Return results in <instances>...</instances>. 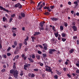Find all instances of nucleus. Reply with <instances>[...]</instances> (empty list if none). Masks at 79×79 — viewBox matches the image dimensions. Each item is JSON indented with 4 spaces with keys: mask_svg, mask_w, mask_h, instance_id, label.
I'll return each instance as SVG.
<instances>
[{
    "mask_svg": "<svg viewBox=\"0 0 79 79\" xmlns=\"http://www.w3.org/2000/svg\"><path fill=\"white\" fill-rule=\"evenodd\" d=\"M3 57L4 58H6L7 57L6 56V55H3Z\"/></svg>",
    "mask_w": 79,
    "mask_h": 79,
    "instance_id": "52",
    "label": "nucleus"
},
{
    "mask_svg": "<svg viewBox=\"0 0 79 79\" xmlns=\"http://www.w3.org/2000/svg\"><path fill=\"white\" fill-rule=\"evenodd\" d=\"M35 34H36V35H39V34H40V33L39 32H35Z\"/></svg>",
    "mask_w": 79,
    "mask_h": 79,
    "instance_id": "29",
    "label": "nucleus"
},
{
    "mask_svg": "<svg viewBox=\"0 0 79 79\" xmlns=\"http://www.w3.org/2000/svg\"><path fill=\"white\" fill-rule=\"evenodd\" d=\"M10 74H13L14 77L17 78L19 72L17 70V69H13L10 71Z\"/></svg>",
    "mask_w": 79,
    "mask_h": 79,
    "instance_id": "1",
    "label": "nucleus"
},
{
    "mask_svg": "<svg viewBox=\"0 0 79 79\" xmlns=\"http://www.w3.org/2000/svg\"><path fill=\"white\" fill-rule=\"evenodd\" d=\"M39 47H40V48H43V47L42 46V45H40V44H39V45H38Z\"/></svg>",
    "mask_w": 79,
    "mask_h": 79,
    "instance_id": "51",
    "label": "nucleus"
},
{
    "mask_svg": "<svg viewBox=\"0 0 79 79\" xmlns=\"http://www.w3.org/2000/svg\"><path fill=\"white\" fill-rule=\"evenodd\" d=\"M43 49L45 50H47V46H44V48Z\"/></svg>",
    "mask_w": 79,
    "mask_h": 79,
    "instance_id": "37",
    "label": "nucleus"
},
{
    "mask_svg": "<svg viewBox=\"0 0 79 79\" xmlns=\"http://www.w3.org/2000/svg\"><path fill=\"white\" fill-rule=\"evenodd\" d=\"M6 19V18H5V17H3L2 18V21L3 22H5V21Z\"/></svg>",
    "mask_w": 79,
    "mask_h": 79,
    "instance_id": "26",
    "label": "nucleus"
},
{
    "mask_svg": "<svg viewBox=\"0 0 79 79\" xmlns=\"http://www.w3.org/2000/svg\"><path fill=\"white\" fill-rule=\"evenodd\" d=\"M43 7V5L41 4L40 5V7L39 8H37L36 10H41V9Z\"/></svg>",
    "mask_w": 79,
    "mask_h": 79,
    "instance_id": "12",
    "label": "nucleus"
},
{
    "mask_svg": "<svg viewBox=\"0 0 79 79\" xmlns=\"http://www.w3.org/2000/svg\"><path fill=\"white\" fill-rule=\"evenodd\" d=\"M44 9V10H46V9H47V11H48L49 12H51V11H52V10L51 9H50V8L49 7V6H45L43 7Z\"/></svg>",
    "mask_w": 79,
    "mask_h": 79,
    "instance_id": "5",
    "label": "nucleus"
},
{
    "mask_svg": "<svg viewBox=\"0 0 79 79\" xmlns=\"http://www.w3.org/2000/svg\"><path fill=\"white\" fill-rule=\"evenodd\" d=\"M28 40H29V37L27 36L26 39H25L24 41L27 42Z\"/></svg>",
    "mask_w": 79,
    "mask_h": 79,
    "instance_id": "36",
    "label": "nucleus"
},
{
    "mask_svg": "<svg viewBox=\"0 0 79 79\" xmlns=\"http://www.w3.org/2000/svg\"><path fill=\"white\" fill-rule=\"evenodd\" d=\"M72 75L74 76V77H77L78 76H79V75H78V74L77 73H72Z\"/></svg>",
    "mask_w": 79,
    "mask_h": 79,
    "instance_id": "9",
    "label": "nucleus"
},
{
    "mask_svg": "<svg viewBox=\"0 0 79 79\" xmlns=\"http://www.w3.org/2000/svg\"><path fill=\"white\" fill-rule=\"evenodd\" d=\"M65 64H66V65H68V61H66L64 63Z\"/></svg>",
    "mask_w": 79,
    "mask_h": 79,
    "instance_id": "58",
    "label": "nucleus"
},
{
    "mask_svg": "<svg viewBox=\"0 0 79 79\" xmlns=\"http://www.w3.org/2000/svg\"><path fill=\"white\" fill-rule=\"evenodd\" d=\"M19 19H22V17L21 16L19 15Z\"/></svg>",
    "mask_w": 79,
    "mask_h": 79,
    "instance_id": "60",
    "label": "nucleus"
},
{
    "mask_svg": "<svg viewBox=\"0 0 79 79\" xmlns=\"http://www.w3.org/2000/svg\"><path fill=\"white\" fill-rule=\"evenodd\" d=\"M30 66L31 64H25L24 65V69H25V70H27V68H26L30 67Z\"/></svg>",
    "mask_w": 79,
    "mask_h": 79,
    "instance_id": "4",
    "label": "nucleus"
},
{
    "mask_svg": "<svg viewBox=\"0 0 79 79\" xmlns=\"http://www.w3.org/2000/svg\"><path fill=\"white\" fill-rule=\"evenodd\" d=\"M76 66L78 68H79V60L77 62L76 64Z\"/></svg>",
    "mask_w": 79,
    "mask_h": 79,
    "instance_id": "17",
    "label": "nucleus"
},
{
    "mask_svg": "<svg viewBox=\"0 0 79 79\" xmlns=\"http://www.w3.org/2000/svg\"><path fill=\"white\" fill-rule=\"evenodd\" d=\"M77 69L76 70V73H77L78 75H79V69Z\"/></svg>",
    "mask_w": 79,
    "mask_h": 79,
    "instance_id": "22",
    "label": "nucleus"
},
{
    "mask_svg": "<svg viewBox=\"0 0 79 79\" xmlns=\"http://www.w3.org/2000/svg\"><path fill=\"white\" fill-rule=\"evenodd\" d=\"M11 47H9L7 49V52H9V51L11 50Z\"/></svg>",
    "mask_w": 79,
    "mask_h": 79,
    "instance_id": "43",
    "label": "nucleus"
},
{
    "mask_svg": "<svg viewBox=\"0 0 79 79\" xmlns=\"http://www.w3.org/2000/svg\"><path fill=\"white\" fill-rule=\"evenodd\" d=\"M73 3H74V4H75V5L77 6H78V2H77V1L74 2H73Z\"/></svg>",
    "mask_w": 79,
    "mask_h": 79,
    "instance_id": "20",
    "label": "nucleus"
},
{
    "mask_svg": "<svg viewBox=\"0 0 79 79\" xmlns=\"http://www.w3.org/2000/svg\"><path fill=\"white\" fill-rule=\"evenodd\" d=\"M60 30H62V31L63 30V29H64V28L63 27V26H60Z\"/></svg>",
    "mask_w": 79,
    "mask_h": 79,
    "instance_id": "35",
    "label": "nucleus"
},
{
    "mask_svg": "<svg viewBox=\"0 0 79 79\" xmlns=\"http://www.w3.org/2000/svg\"><path fill=\"white\" fill-rule=\"evenodd\" d=\"M33 71H35V72H38V71H39V69H33Z\"/></svg>",
    "mask_w": 79,
    "mask_h": 79,
    "instance_id": "31",
    "label": "nucleus"
},
{
    "mask_svg": "<svg viewBox=\"0 0 79 79\" xmlns=\"http://www.w3.org/2000/svg\"><path fill=\"white\" fill-rule=\"evenodd\" d=\"M54 35L56 37H58V32H57L56 33H54Z\"/></svg>",
    "mask_w": 79,
    "mask_h": 79,
    "instance_id": "21",
    "label": "nucleus"
},
{
    "mask_svg": "<svg viewBox=\"0 0 79 79\" xmlns=\"http://www.w3.org/2000/svg\"><path fill=\"white\" fill-rule=\"evenodd\" d=\"M28 60H29V61H30L31 63H34V60H32V59L28 58Z\"/></svg>",
    "mask_w": 79,
    "mask_h": 79,
    "instance_id": "15",
    "label": "nucleus"
},
{
    "mask_svg": "<svg viewBox=\"0 0 79 79\" xmlns=\"http://www.w3.org/2000/svg\"><path fill=\"white\" fill-rule=\"evenodd\" d=\"M61 35L63 37H65V36H66V34L63 33L61 34Z\"/></svg>",
    "mask_w": 79,
    "mask_h": 79,
    "instance_id": "19",
    "label": "nucleus"
},
{
    "mask_svg": "<svg viewBox=\"0 0 79 79\" xmlns=\"http://www.w3.org/2000/svg\"><path fill=\"white\" fill-rule=\"evenodd\" d=\"M74 49H71L70 50H69V52L70 53H73V52H74Z\"/></svg>",
    "mask_w": 79,
    "mask_h": 79,
    "instance_id": "16",
    "label": "nucleus"
},
{
    "mask_svg": "<svg viewBox=\"0 0 79 79\" xmlns=\"http://www.w3.org/2000/svg\"><path fill=\"white\" fill-rule=\"evenodd\" d=\"M5 71H6V69H3L1 70L2 73H4V72H5Z\"/></svg>",
    "mask_w": 79,
    "mask_h": 79,
    "instance_id": "27",
    "label": "nucleus"
},
{
    "mask_svg": "<svg viewBox=\"0 0 79 79\" xmlns=\"http://www.w3.org/2000/svg\"><path fill=\"white\" fill-rule=\"evenodd\" d=\"M20 15L22 18H25V17L26 16L25 14L23 12L21 13Z\"/></svg>",
    "mask_w": 79,
    "mask_h": 79,
    "instance_id": "10",
    "label": "nucleus"
},
{
    "mask_svg": "<svg viewBox=\"0 0 79 79\" xmlns=\"http://www.w3.org/2000/svg\"><path fill=\"white\" fill-rule=\"evenodd\" d=\"M35 75L34 73H32L31 76V78H34V77H35Z\"/></svg>",
    "mask_w": 79,
    "mask_h": 79,
    "instance_id": "18",
    "label": "nucleus"
},
{
    "mask_svg": "<svg viewBox=\"0 0 79 79\" xmlns=\"http://www.w3.org/2000/svg\"><path fill=\"white\" fill-rule=\"evenodd\" d=\"M40 30H42L43 31H44V28L43 27H41L40 28Z\"/></svg>",
    "mask_w": 79,
    "mask_h": 79,
    "instance_id": "46",
    "label": "nucleus"
},
{
    "mask_svg": "<svg viewBox=\"0 0 79 79\" xmlns=\"http://www.w3.org/2000/svg\"><path fill=\"white\" fill-rule=\"evenodd\" d=\"M15 16H16V15L15 14H13L11 15V17H12V18H14Z\"/></svg>",
    "mask_w": 79,
    "mask_h": 79,
    "instance_id": "42",
    "label": "nucleus"
},
{
    "mask_svg": "<svg viewBox=\"0 0 79 79\" xmlns=\"http://www.w3.org/2000/svg\"><path fill=\"white\" fill-rule=\"evenodd\" d=\"M77 45H79V40H77Z\"/></svg>",
    "mask_w": 79,
    "mask_h": 79,
    "instance_id": "64",
    "label": "nucleus"
},
{
    "mask_svg": "<svg viewBox=\"0 0 79 79\" xmlns=\"http://www.w3.org/2000/svg\"><path fill=\"white\" fill-rule=\"evenodd\" d=\"M51 19H52V21H58L59 19L58 18H55L54 17H53L51 18Z\"/></svg>",
    "mask_w": 79,
    "mask_h": 79,
    "instance_id": "8",
    "label": "nucleus"
},
{
    "mask_svg": "<svg viewBox=\"0 0 79 79\" xmlns=\"http://www.w3.org/2000/svg\"><path fill=\"white\" fill-rule=\"evenodd\" d=\"M0 8H1L0 10H3L4 11H6V12H7V13H9L10 12V11H9L8 10H6L5 8L3 7L0 6Z\"/></svg>",
    "mask_w": 79,
    "mask_h": 79,
    "instance_id": "6",
    "label": "nucleus"
},
{
    "mask_svg": "<svg viewBox=\"0 0 79 79\" xmlns=\"http://www.w3.org/2000/svg\"><path fill=\"white\" fill-rule=\"evenodd\" d=\"M7 56H10V55H11V53H7Z\"/></svg>",
    "mask_w": 79,
    "mask_h": 79,
    "instance_id": "47",
    "label": "nucleus"
},
{
    "mask_svg": "<svg viewBox=\"0 0 79 79\" xmlns=\"http://www.w3.org/2000/svg\"><path fill=\"white\" fill-rule=\"evenodd\" d=\"M76 22H72V25H73V26H76Z\"/></svg>",
    "mask_w": 79,
    "mask_h": 79,
    "instance_id": "45",
    "label": "nucleus"
},
{
    "mask_svg": "<svg viewBox=\"0 0 79 79\" xmlns=\"http://www.w3.org/2000/svg\"><path fill=\"white\" fill-rule=\"evenodd\" d=\"M19 57V55H17L15 56V59H18Z\"/></svg>",
    "mask_w": 79,
    "mask_h": 79,
    "instance_id": "28",
    "label": "nucleus"
},
{
    "mask_svg": "<svg viewBox=\"0 0 79 79\" xmlns=\"http://www.w3.org/2000/svg\"><path fill=\"white\" fill-rule=\"evenodd\" d=\"M43 56L44 58H45L47 56V54H43Z\"/></svg>",
    "mask_w": 79,
    "mask_h": 79,
    "instance_id": "39",
    "label": "nucleus"
},
{
    "mask_svg": "<svg viewBox=\"0 0 79 79\" xmlns=\"http://www.w3.org/2000/svg\"><path fill=\"white\" fill-rule=\"evenodd\" d=\"M71 13H72V15H74V11L73 10H72L71 11Z\"/></svg>",
    "mask_w": 79,
    "mask_h": 79,
    "instance_id": "57",
    "label": "nucleus"
},
{
    "mask_svg": "<svg viewBox=\"0 0 79 79\" xmlns=\"http://www.w3.org/2000/svg\"><path fill=\"white\" fill-rule=\"evenodd\" d=\"M67 76L68 77H71V75L70 74H69V73H68L67 74Z\"/></svg>",
    "mask_w": 79,
    "mask_h": 79,
    "instance_id": "40",
    "label": "nucleus"
},
{
    "mask_svg": "<svg viewBox=\"0 0 79 79\" xmlns=\"http://www.w3.org/2000/svg\"><path fill=\"white\" fill-rule=\"evenodd\" d=\"M64 26L65 27H67L68 26V23H64Z\"/></svg>",
    "mask_w": 79,
    "mask_h": 79,
    "instance_id": "55",
    "label": "nucleus"
},
{
    "mask_svg": "<svg viewBox=\"0 0 79 79\" xmlns=\"http://www.w3.org/2000/svg\"><path fill=\"white\" fill-rule=\"evenodd\" d=\"M40 27H42L43 26H44V24H43V23L42 22H40Z\"/></svg>",
    "mask_w": 79,
    "mask_h": 79,
    "instance_id": "33",
    "label": "nucleus"
},
{
    "mask_svg": "<svg viewBox=\"0 0 79 79\" xmlns=\"http://www.w3.org/2000/svg\"><path fill=\"white\" fill-rule=\"evenodd\" d=\"M16 63H14V65H13V68L14 69H16Z\"/></svg>",
    "mask_w": 79,
    "mask_h": 79,
    "instance_id": "30",
    "label": "nucleus"
},
{
    "mask_svg": "<svg viewBox=\"0 0 79 79\" xmlns=\"http://www.w3.org/2000/svg\"><path fill=\"white\" fill-rule=\"evenodd\" d=\"M58 75L56 74L55 75V76L54 77L55 78V79H57L58 78Z\"/></svg>",
    "mask_w": 79,
    "mask_h": 79,
    "instance_id": "23",
    "label": "nucleus"
},
{
    "mask_svg": "<svg viewBox=\"0 0 79 79\" xmlns=\"http://www.w3.org/2000/svg\"><path fill=\"white\" fill-rule=\"evenodd\" d=\"M50 13L49 12H45L44 14L45 15H47V16H48L50 15Z\"/></svg>",
    "mask_w": 79,
    "mask_h": 79,
    "instance_id": "14",
    "label": "nucleus"
},
{
    "mask_svg": "<svg viewBox=\"0 0 79 79\" xmlns=\"http://www.w3.org/2000/svg\"><path fill=\"white\" fill-rule=\"evenodd\" d=\"M62 40L63 42H65L66 40V39L65 38H62Z\"/></svg>",
    "mask_w": 79,
    "mask_h": 79,
    "instance_id": "49",
    "label": "nucleus"
},
{
    "mask_svg": "<svg viewBox=\"0 0 79 79\" xmlns=\"http://www.w3.org/2000/svg\"><path fill=\"white\" fill-rule=\"evenodd\" d=\"M31 57L32 58H35V55L34 54H32L31 55Z\"/></svg>",
    "mask_w": 79,
    "mask_h": 79,
    "instance_id": "50",
    "label": "nucleus"
},
{
    "mask_svg": "<svg viewBox=\"0 0 79 79\" xmlns=\"http://www.w3.org/2000/svg\"><path fill=\"white\" fill-rule=\"evenodd\" d=\"M72 28L73 29L74 31H77V27L75 26H74Z\"/></svg>",
    "mask_w": 79,
    "mask_h": 79,
    "instance_id": "11",
    "label": "nucleus"
},
{
    "mask_svg": "<svg viewBox=\"0 0 79 79\" xmlns=\"http://www.w3.org/2000/svg\"><path fill=\"white\" fill-rule=\"evenodd\" d=\"M31 74H31V73H29L28 74V77H31Z\"/></svg>",
    "mask_w": 79,
    "mask_h": 79,
    "instance_id": "53",
    "label": "nucleus"
},
{
    "mask_svg": "<svg viewBox=\"0 0 79 79\" xmlns=\"http://www.w3.org/2000/svg\"><path fill=\"white\" fill-rule=\"evenodd\" d=\"M56 51V50L54 49H51L49 50V54H52L53 52H55Z\"/></svg>",
    "mask_w": 79,
    "mask_h": 79,
    "instance_id": "7",
    "label": "nucleus"
},
{
    "mask_svg": "<svg viewBox=\"0 0 79 79\" xmlns=\"http://www.w3.org/2000/svg\"><path fill=\"white\" fill-rule=\"evenodd\" d=\"M31 38L32 39H33V40H35V38L34 36L31 37Z\"/></svg>",
    "mask_w": 79,
    "mask_h": 79,
    "instance_id": "63",
    "label": "nucleus"
},
{
    "mask_svg": "<svg viewBox=\"0 0 79 79\" xmlns=\"http://www.w3.org/2000/svg\"><path fill=\"white\" fill-rule=\"evenodd\" d=\"M22 45H23V44H22V43H20L19 44V49H20V50H21V47L22 46Z\"/></svg>",
    "mask_w": 79,
    "mask_h": 79,
    "instance_id": "32",
    "label": "nucleus"
},
{
    "mask_svg": "<svg viewBox=\"0 0 79 79\" xmlns=\"http://www.w3.org/2000/svg\"><path fill=\"white\" fill-rule=\"evenodd\" d=\"M25 56V55L24 54H22V57L23 58H24V57Z\"/></svg>",
    "mask_w": 79,
    "mask_h": 79,
    "instance_id": "59",
    "label": "nucleus"
},
{
    "mask_svg": "<svg viewBox=\"0 0 79 79\" xmlns=\"http://www.w3.org/2000/svg\"><path fill=\"white\" fill-rule=\"evenodd\" d=\"M36 57L38 60H40V56L39 55H36Z\"/></svg>",
    "mask_w": 79,
    "mask_h": 79,
    "instance_id": "13",
    "label": "nucleus"
},
{
    "mask_svg": "<svg viewBox=\"0 0 79 79\" xmlns=\"http://www.w3.org/2000/svg\"><path fill=\"white\" fill-rule=\"evenodd\" d=\"M23 74H24V72H23V71H21L20 73V76H23Z\"/></svg>",
    "mask_w": 79,
    "mask_h": 79,
    "instance_id": "25",
    "label": "nucleus"
},
{
    "mask_svg": "<svg viewBox=\"0 0 79 79\" xmlns=\"http://www.w3.org/2000/svg\"><path fill=\"white\" fill-rule=\"evenodd\" d=\"M57 75H58V76H60L61 75V73L59 72L58 73H57Z\"/></svg>",
    "mask_w": 79,
    "mask_h": 79,
    "instance_id": "44",
    "label": "nucleus"
},
{
    "mask_svg": "<svg viewBox=\"0 0 79 79\" xmlns=\"http://www.w3.org/2000/svg\"><path fill=\"white\" fill-rule=\"evenodd\" d=\"M37 53H39V54H41L42 53V52H41V51H38L37 52Z\"/></svg>",
    "mask_w": 79,
    "mask_h": 79,
    "instance_id": "54",
    "label": "nucleus"
},
{
    "mask_svg": "<svg viewBox=\"0 0 79 79\" xmlns=\"http://www.w3.org/2000/svg\"><path fill=\"white\" fill-rule=\"evenodd\" d=\"M55 26H53L52 27V30H54V31H55Z\"/></svg>",
    "mask_w": 79,
    "mask_h": 79,
    "instance_id": "62",
    "label": "nucleus"
},
{
    "mask_svg": "<svg viewBox=\"0 0 79 79\" xmlns=\"http://www.w3.org/2000/svg\"><path fill=\"white\" fill-rule=\"evenodd\" d=\"M63 70H64V71H66V68L65 67H64L63 68Z\"/></svg>",
    "mask_w": 79,
    "mask_h": 79,
    "instance_id": "61",
    "label": "nucleus"
},
{
    "mask_svg": "<svg viewBox=\"0 0 79 79\" xmlns=\"http://www.w3.org/2000/svg\"><path fill=\"white\" fill-rule=\"evenodd\" d=\"M45 68H46L45 69V70L46 71H47V72H48V73H51V74L52 75H53V71H52V69H51V67H49L48 66L46 65L45 66ZM47 68H48V69Z\"/></svg>",
    "mask_w": 79,
    "mask_h": 79,
    "instance_id": "2",
    "label": "nucleus"
},
{
    "mask_svg": "<svg viewBox=\"0 0 79 79\" xmlns=\"http://www.w3.org/2000/svg\"><path fill=\"white\" fill-rule=\"evenodd\" d=\"M3 27H5V28H6L8 27V25H4Z\"/></svg>",
    "mask_w": 79,
    "mask_h": 79,
    "instance_id": "48",
    "label": "nucleus"
},
{
    "mask_svg": "<svg viewBox=\"0 0 79 79\" xmlns=\"http://www.w3.org/2000/svg\"><path fill=\"white\" fill-rule=\"evenodd\" d=\"M23 44L26 45H27V41H24V42H23Z\"/></svg>",
    "mask_w": 79,
    "mask_h": 79,
    "instance_id": "41",
    "label": "nucleus"
},
{
    "mask_svg": "<svg viewBox=\"0 0 79 79\" xmlns=\"http://www.w3.org/2000/svg\"><path fill=\"white\" fill-rule=\"evenodd\" d=\"M14 44L15 46H16L18 45V43L16 41H15L14 42Z\"/></svg>",
    "mask_w": 79,
    "mask_h": 79,
    "instance_id": "34",
    "label": "nucleus"
},
{
    "mask_svg": "<svg viewBox=\"0 0 79 79\" xmlns=\"http://www.w3.org/2000/svg\"><path fill=\"white\" fill-rule=\"evenodd\" d=\"M15 8H22V5L19 3H18L17 4H15L14 6Z\"/></svg>",
    "mask_w": 79,
    "mask_h": 79,
    "instance_id": "3",
    "label": "nucleus"
},
{
    "mask_svg": "<svg viewBox=\"0 0 79 79\" xmlns=\"http://www.w3.org/2000/svg\"><path fill=\"white\" fill-rule=\"evenodd\" d=\"M42 2H40L38 3V5L37 6V8H39V7L40 6V4H41V3Z\"/></svg>",
    "mask_w": 79,
    "mask_h": 79,
    "instance_id": "24",
    "label": "nucleus"
},
{
    "mask_svg": "<svg viewBox=\"0 0 79 79\" xmlns=\"http://www.w3.org/2000/svg\"><path fill=\"white\" fill-rule=\"evenodd\" d=\"M54 7H55V6L54 5L51 6H50V8L53 10V8H54Z\"/></svg>",
    "mask_w": 79,
    "mask_h": 79,
    "instance_id": "38",
    "label": "nucleus"
},
{
    "mask_svg": "<svg viewBox=\"0 0 79 79\" xmlns=\"http://www.w3.org/2000/svg\"><path fill=\"white\" fill-rule=\"evenodd\" d=\"M12 20H13V19H12L11 18H10L9 20V23H11Z\"/></svg>",
    "mask_w": 79,
    "mask_h": 79,
    "instance_id": "56",
    "label": "nucleus"
}]
</instances>
